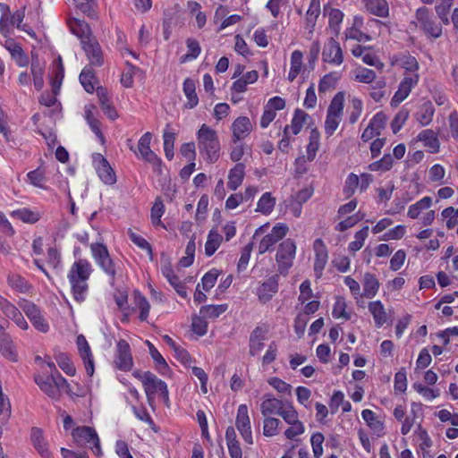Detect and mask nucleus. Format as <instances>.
<instances>
[{
    "label": "nucleus",
    "mask_w": 458,
    "mask_h": 458,
    "mask_svg": "<svg viewBox=\"0 0 458 458\" xmlns=\"http://www.w3.org/2000/svg\"><path fill=\"white\" fill-rule=\"evenodd\" d=\"M91 265L86 259H79L70 268L68 279L71 284L74 300L81 303L86 300L89 285L88 280L91 274Z\"/></svg>",
    "instance_id": "f257e3e1"
},
{
    "label": "nucleus",
    "mask_w": 458,
    "mask_h": 458,
    "mask_svg": "<svg viewBox=\"0 0 458 458\" xmlns=\"http://www.w3.org/2000/svg\"><path fill=\"white\" fill-rule=\"evenodd\" d=\"M199 153L209 163H215L220 153V143L215 130L206 124H202L197 133Z\"/></svg>",
    "instance_id": "f03ea898"
},
{
    "label": "nucleus",
    "mask_w": 458,
    "mask_h": 458,
    "mask_svg": "<svg viewBox=\"0 0 458 458\" xmlns=\"http://www.w3.org/2000/svg\"><path fill=\"white\" fill-rule=\"evenodd\" d=\"M35 382L47 395L54 400H58L63 391H69L67 380L58 370L51 375H37L35 376Z\"/></svg>",
    "instance_id": "7ed1b4c3"
},
{
    "label": "nucleus",
    "mask_w": 458,
    "mask_h": 458,
    "mask_svg": "<svg viewBox=\"0 0 458 458\" xmlns=\"http://www.w3.org/2000/svg\"><path fill=\"white\" fill-rule=\"evenodd\" d=\"M296 254V244L292 239L283 241L277 248L276 261L280 275L286 276L289 269L293 267Z\"/></svg>",
    "instance_id": "20e7f679"
},
{
    "label": "nucleus",
    "mask_w": 458,
    "mask_h": 458,
    "mask_svg": "<svg viewBox=\"0 0 458 458\" xmlns=\"http://www.w3.org/2000/svg\"><path fill=\"white\" fill-rule=\"evenodd\" d=\"M279 416L289 425V428L284 431L287 439L293 440L304 433V424L299 420V414L292 403L286 402V405L280 411Z\"/></svg>",
    "instance_id": "39448f33"
},
{
    "label": "nucleus",
    "mask_w": 458,
    "mask_h": 458,
    "mask_svg": "<svg viewBox=\"0 0 458 458\" xmlns=\"http://www.w3.org/2000/svg\"><path fill=\"white\" fill-rule=\"evenodd\" d=\"M142 385L148 401V403L154 400V395L159 393L165 402H168V389L166 384L159 379L153 373L147 371L142 376Z\"/></svg>",
    "instance_id": "423d86ee"
},
{
    "label": "nucleus",
    "mask_w": 458,
    "mask_h": 458,
    "mask_svg": "<svg viewBox=\"0 0 458 458\" xmlns=\"http://www.w3.org/2000/svg\"><path fill=\"white\" fill-rule=\"evenodd\" d=\"M74 442L79 446H89L97 455L101 454L99 438L90 427H79L72 431Z\"/></svg>",
    "instance_id": "0eeeda50"
},
{
    "label": "nucleus",
    "mask_w": 458,
    "mask_h": 458,
    "mask_svg": "<svg viewBox=\"0 0 458 458\" xmlns=\"http://www.w3.org/2000/svg\"><path fill=\"white\" fill-rule=\"evenodd\" d=\"M416 19L418 21V26L423 30V31L433 38H437L442 34L441 26L436 22L429 11L426 7L419 8L416 12Z\"/></svg>",
    "instance_id": "6e6552de"
},
{
    "label": "nucleus",
    "mask_w": 458,
    "mask_h": 458,
    "mask_svg": "<svg viewBox=\"0 0 458 458\" xmlns=\"http://www.w3.org/2000/svg\"><path fill=\"white\" fill-rule=\"evenodd\" d=\"M90 249L97 264L114 279L116 274L115 266L106 247L101 243H92Z\"/></svg>",
    "instance_id": "1a4fd4ad"
},
{
    "label": "nucleus",
    "mask_w": 458,
    "mask_h": 458,
    "mask_svg": "<svg viewBox=\"0 0 458 458\" xmlns=\"http://www.w3.org/2000/svg\"><path fill=\"white\" fill-rule=\"evenodd\" d=\"M419 79L420 76L418 73H405L399 84L397 91L391 99V106L396 107L406 99L411 89L418 84Z\"/></svg>",
    "instance_id": "9d476101"
},
{
    "label": "nucleus",
    "mask_w": 458,
    "mask_h": 458,
    "mask_svg": "<svg viewBox=\"0 0 458 458\" xmlns=\"http://www.w3.org/2000/svg\"><path fill=\"white\" fill-rule=\"evenodd\" d=\"M0 314L6 319L13 320L20 328L23 330L28 328V323L19 309L2 295H0Z\"/></svg>",
    "instance_id": "9b49d317"
},
{
    "label": "nucleus",
    "mask_w": 458,
    "mask_h": 458,
    "mask_svg": "<svg viewBox=\"0 0 458 458\" xmlns=\"http://www.w3.org/2000/svg\"><path fill=\"white\" fill-rule=\"evenodd\" d=\"M235 426L241 436L249 445L253 444L250 420L248 414V407L246 404H241L237 410Z\"/></svg>",
    "instance_id": "f8f14e48"
},
{
    "label": "nucleus",
    "mask_w": 458,
    "mask_h": 458,
    "mask_svg": "<svg viewBox=\"0 0 458 458\" xmlns=\"http://www.w3.org/2000/svg\"><path fill=\"white\" fill-rule=\"evenodd\" d=\"M151 139L152 134L148 131L140 137L138 142L139 157L151 164L154 167H159L161 160L150 148Z\"/></svg>",
    "instance_id": "ddd939ff"
},
{
    "label": "nucleus",
    "mask_w": 458,
    "mask_h": 458,
    "mask_svg": "<svg viewBox=\"0 0 458 458\" xmlns=\"http://www.w3.org/2000/svg\"><path fill=\"white\" fill-rule=\"evenodd\" d=\"M114 364L117 369L123 371L131 370L133 366L130 345L123 339L119 340L117 343Z\"/></svg>",
    "instance_id": "4468645a"
},
{
    "label": "nucleus",
    "mask_w": 458,
    "mask_h": 458,
    "mask_svg": "<svg viewBox=\"0 0 458 458\" xmlns=\"http://www.w3.org/2000/svg\"><path fill=\"white\" fill-rule=\"evenodd\" d=\"M82 49L84 50L86 56L89 63V67L97 66L99 67L104 63V56L101 47L96 38L89 40L83 41L81 44Z\"/></svg>",
    "instance_id": "2eb2a0df"
},
{
    "label": "nucleus",
    "mask_w": 458,
    "mask_h": 458,
    "mask_svg": "<svg viewBox=\"0 0 458 458\" xmlns=\"http://www.w3.org/2000/svg\"><path fill=\"white\" fill-rule=\"evenodd\" d=\"M20 306L37 329L43 333L48 330V325L46 323L40 310L34 303L23 301Z\"/></svg>",
    "instance_id": "dca6fc26"
},
{
    "label": "nucleus",
    "mask_w": 458,
    "mask_h": 458,
    "mask_svg": "<svg viewBox=\"0 0 458 458\" xmlns=\"http://www.w3.org/2000/svg\"><path fill=\"white\" fill-rule=\"evenodd\" d=\"M76 344L79 354L83 360L87 374L91 377L94 374V360L91 349L83 335L77 336Z\"/></svg>",
    "instance_id": "f3484780"
},
{
    "label": "nucleus",
    "mask_w": 458,
    "mask_h": 458,
    "mask_svg": "<svg viewBox=\"0 0 458 458\" xmlns=\"http://www.w3.org/2000/svg\"><path fill=\"white\" fill-rule=\"evenodd\" d=\"M313 248L315 251L314 271L317 278H320L328 259V253L321 239L315 240Z\"/></svg>",
    "instance_id": "a211bd4d"
},
{
    "label": "nucleus",
    "mask_w": 458,
    "mask_h": 458,
    "mask_svg": "<svg viewBox=\"0 0 458 458\" xmlns=\"http://www.w3.org/2000/svg\"><path fill=\"white\" fill-rule=\"evenodd\" d=\"M323 61L326 63L339 65L343 63V51L340 44L331 38L325 45L322 53Z\"/></svg>",
    "instance_id": "6ab92c4d"
},
{
    "label": "nucleus",
    "mask_w": 458,
    "mask_h": 458,
    "mask_svg": "<svg viewBox=\"0 0 458 458\" xmlns=\"http://www.w3.org/2000/svg\"><path fill=\"white\" fill-rule=\"evenodd\" d=\"M278 275H274L263 282L257 289V295L259 300L266 303L269 301L272 297L278 291Z\"/></svg>",
    "instance_id": "aec40b11"
},
{
    "label": "nucleus",
    "mask_w": 458,
    "mask_h": 458,
    "mask_svg": "<svg viewBox=\"0 0 458 458\" xmlns=\"http://www.w3.org/2000/svg\"><path fill=\"white\" fill-rule=\"evenodd\" d=\"M68 25L71 31L80 38L81 44L95 38L89 24L83 20L71 18L68 20Z\"/></svg>",
    "instance_id": "412c9836"
},
{
    "label": "nucleus",
    "mask_w": 458,
    "mask_h": 458,
    "mask_svg": "<svg viewBox=\"0 0 458 458\" xmlns=\"http://www.w3.org/2000/svg\"><path fill=\"white\" fill-rule=\"evenodd\" d=\"M267 330L266 328L258 327L250 335V354L251 356L258 355L264 348V342L267 340Z\"/></svg>",
    "instance_id": "4be33fe9"
},
{
    "label": "nucleus",
    "mask_w": 458,
    "mask_h": 458,
    "mask_svg": "<svg viewBox=\"0 0 458 458\" xmlns=\"http://www.w3.org/2000/svg\"><path fill=\"white\" fill-rule=\"evenodd\" d=\"M286 402L271 397L269 394L264 396V400L260 404V411L264 417L276 414L279 416L280 411H283Z\"/></svg>",
    "instance_id": "5701e85b"
},
{
    "label": "nucleus",
    "mask_w": 458,
    "mask_h": 458,
    "mask_svg": "<svg viewBox=\"0 0 458 458\" xmlns=\"http://www.w3.org/2000/svg\"><path fill=\"white\" fill-rule=\"evenodd\" d=\"M252 129L250 119L246 116L238 117L232 124L233 142L247 137Z\"/></svg>",
    "instance_id": "b1692460"
},
{
    "label": "nucleus",
    "mask_w": 458,
    "mask_h": 458,
    "mask_svg": "<svg viewBox=\"0 0 458 458\" xmlns=\"http://www.w3.org/2000/svg\"><path fill=\"white\" fill-rule=\"evenodd\" d=\"M97 159L98 160V165L97 167L98 174L101 181L108 185H112L116 182V176L110 166L107 160L100 154L98 155Z\"/></svg>",
    "instance_id": "393cba45"
},
{
    "label": "nucleus",
    "mask_w": 458,
    "mask_h": 458,
    "mask_svg": "<svg viewBox=\"0 0 458 458\" xmlns=\"http://www.w3.org/2000/svg\"><path fill=\"white\" fill-rule=\"evenodd\" d=\"M4 47L9 51L12 58L19 66L25 67L29 64L28 56L22 50L21 47L13 38H7L4 44Z\"/></svg>",
    "instance_id": "a878e982"
},
{
    "label": "nucleus",
    "mask_w": 458,
    "mask_h": 458,
    "mask_svg": "<svg viewBox=\"0 0 458 458\" xmlns=\"http://www.w3.org/2000/svg\"><path fill=\"white\" fill-rule=\"evenodd\" d=\"M30 439L34 447L43 458H52V454L48 450L47 444L44 439L43 432L40 428H32Z\"/></svg>",
    "instance_id": "bb28decb"
},
{
    "label": "nucleus",
    "mask_w": 458,
    "mask_h": 458,
    "mask_svg": "<svg viewBox=\"0 0 458 458\" xmlns=\"http://www.w3.org/2000/svg\"><path fill=\"white\" fill-rule=\"evenodd\" d=\"M369 310L373 316L377 327H381L388 319L387 313L383 303L380 301L369 302Z\"/></svg>",
    "instance_id": "cd10ccee"
},
{
    "label": "nucleus",
    "mask_w": 458,
    "mask_h": 458,
    "mask_svg": "<svg viewBox=\"0 0 458 458\" xmlns=\"http://www.w3.org/2000/svg\"><path fill=\"white\" fill-rule=\"evenodd\" d=\"M434 113L435 108L432 103L427 101L418 107L417 112L414 114V117L421 126H426L431 123Z\"/></svg>",
    "instance_id": "c85d7f7f"
},
{
    "label": "nucleus",
    "mask_w": 458,
    "mask_h": 458,
    "mask_svg": "<svg viewBox=\"0 0 458 458\" xmlns=\"http://www.w3.org/2000/svg\"><path fill=\"white\" fill-rule=\"evenodd\" d=\"M245 174V166L242 163L236 164L228 174L227 186L230 190L235 191L242 183Z\"/></svg>",
    "instance_id": "c756f323"
},
{
    "label": "nucleus",
    "mask_w": 458,
    "mask_h": 458,
    "mask_svg": "<svg viewBox=\"0 0 458 458\" xmlns=\"http://www.w3.org/2000/svg\"><path fill=\"white\" fill-rule=\"evenodd\" d=\"M418 140L422 141L431 153L439 151L440 143L437 134L429 129L421 131L418 135Z\"/></svg>",
    "instance_id": "7c9ffc66"
},
{
    "label": "nucleus",
    "mask_w": 458,
    "mask_h": 458,
    "mask_svg": "<svg viewBox=\"0 0 458 458\" xmlns=\"http://www.w3.org/2000/svg\"><path fill=\"white\" fill-rule=\"evenodd\" d=\"M379 289V282L371 273H365L363 277V293L361 296L372 299Z\"/></svg>",
    "instance_id": "2f4dec72"
},
{
    "label": "nucleus",
    "mask_w": 458,
    "mask_h": 458,
    "mask_svg": "<svg viewBox=\"0 0 458 458\" xmlns=\"http://www.w3.org/2000/svg\"><path fill=\"white\" fill-rule=\"evenodd\" d=\"M97 94L99 99L100 107L103 112L111 120H115L118 117V114L109 100L106 90L104 88H98Z\"/></svg>",
    "instance_id": "473e14b6"
},
{
    "label": "nucleus",
    "mask_w": 458,
    "mask_h": 458,
    "mask_svg": "<svg viewBox=\"0 0 458 458\" xmlns=\"http://www.w3.org/2000/svg\"><path fill=\"white\" fill-rule=\"evenodd\" d=\"M367 10L379 17H386L389 13L388 4L386 0H363Z\"/></svg>",
    "instance_id": "72a5a7b5"
},
{
    "label": "nucleus",
    "mask_w": 458,
    "mask_h": 458,
    "mask_svg": "<svg viewBox=\"0 0 458 458\" xmlns=\"http://www.w3.org/2000/svg\"><path fill=\"white\" fill-rule=\"evenodd\" d=\"M362 25V18L355 17L353 26L350 29H347L345 31V38L346 39H355L359 42L362 41H369L371 39L370 36L366 33L361 32L358 27Z\"/></svg>",
    "instance_id": "f704fd0d"
},
{
    "label": "nucleus",
    "mask_w": 458,
    "mask_h": 458,
    "mask_svg": "<svg viewBox=\"0 0 458 458\" xmlns=\"http://www.w3.org/2000/svg\"><path fill=\"white\" fill-rule=\"evenodd\" d=\"M183 92L188 100L185 106L191 109L195 107L199 103V98L196 93V85L193 80L187 78L184 81Z\"/></svg>",
    "instance_id": "c9c22d12"
},
{
    "label": "nucleus",
    "mask_w": 458,
    "mask_h": 458,
    "mask_svg": "<svg viewBox=\"0 0 458 458\" xmlns=\"http://www.w3.org/2000/svg\"><path fill=\"white\" fill-rule=\"evenodd\" d=\"M302 58L303 55L300 50H294L292 53L291 68L287 76L289 81L293 82L301 72L302 68Z\"/></svg>",
    "instance_id": "e433bc0d"
},
{
    "label": "nucleus",
    "mask_w": 458,
    "mask_h": 458,
    "mask_svg": "<svg viewBox=\"0 0 458 458\" xmlns=\"http://www.w3.org/2000/svg\"><path fill=\"white\" fill-rule=\"evenodd\" d=\"M8 284L13 290L21 293H29L32 288L31 284L18 274H12L8 276Z\"/></svg>",
    "instance_id": "4c0bfd02"
},
{
    "label": "nucleus",
    "mask_w": 458,
    "mask_h": 458,
    "mask_svg": "<svg viewBox=\"0 0 458 458\" xmlns=\"http://www.w3.org/2000/svg\"><path fill=\"white\" fill-rule=\"evenodd\" d=\"M309 118L310 116L308 114H306L304 111L301 109H297L293 117L291 125H288L289 134L292 133L293 135H297L298 133H300L303 127V124L306 123L307 119Z\"/></svg>",
    "instance_id": "58836bf2"
},
{
    "label": "nucleus",
    "mask_w": 458,
    "mask_h": 458,
    "mask_svg": "<svg viewBox=\"0 0 458 458\" xmlns=\"http://www.w3.org/2000/svg\"><path fill=\"white\" fill-rule=\"evenodd\" d=\"M227 310V305H205L202 306L199 310V314L205 319H215L218 318L221 314L225 312Z\"/></svg>",
    "instance_id": "ea45409f"
},
{
    "label": "nucleus",
    "mask_w": 458,
    "mask_h": 458,
    "mask_svg": "<svg viewBox=\"0 0 458 458\" xmlns=\"http://www.w3.org/2000/svg\"><path fill=\"white\" fill-rule=\"evenodd\" d=\"M133 299L136 308L140 310V319L141 321L147 320L150 310L149 302L139 291H134Z\"/></svg>",
    "instance_id": "a19ab883"
},
{
    "label": "nucleus",
    "mask_w": 458,
    "mask_h": 458,
    "mask_svg": "<svg viewBox=\"0 0 458 458\" xmlns=\"http://www.w3.org/2000/svg\"><path fill=\"white\" fill-rule=\"evenodd\" d=\"M146 344L148 347L149 354L156 362L157 369L161 374L165 375L169 370V367L165 360L149 341H147Z\"/></svg>",
    "instance_id": "79ce46f5"
},
{
    "label": "nucleus",
    "mask_w": 458,
    "mask_h": 458,
    "mask_svg": "<svg viewBox=\"0 0 458 458\" xmlns=\"http://www.w3.org/2000/svg\"><path fill=\"white\" fill-rule=\"evenodd\" d=\"M275 205L276 199L272 197L270 192H266L259 199L256 211L264 215H268L272 212Z\"/></svg>",
    "instance_id": "37998d69"
},
{
    "label": "nucleus",
    "mask_w": 458,
    "mask_h": 458,
    "mask_svg": "<svg viewBox=\"0 0 458 458\" xmlns=\"http://www.w3.org/2000/svg\"><path fill=\"white\" fill-rule=\"evenodd\" d=\"M222 242V236L216 231L211 230L208 235L205 243V253L207 256H212Z\"/></svg>",
    "instance_id": "c03bdc74"
},
{
    "label": "nucleus",
    "mask_w": 458,
    "mask_h": 458,
    "mask_svg": "<svg viewBox=\"0 0 458 458\" xmlns=\"http://www.w3.org/2000/svg\"><path fill=\"white\" fill-rule=\"evenodd\" d=\"M344 94L338 92L335 95L327 108V114L338 116L342 118L344 111Z\"/></svg>",
    "instance_id": "a18cd8bd"
},
{
    "label": "nucleus",
    "mask_w": 458,
    "mask_h": 458,
    "mask_svg": "<svg viewBox=\"0 0 458 458\" xmlns=\"http://www.w3.org/2000/svg\"><path fill=\"white\" fill-rule=\"evenodd\" d=\"M94 79L95 74L91 67L85 66L80 74V81L83 86L84 89L89 93L93 92L95 89V86L93 83Z\"/></svg>",
    "instance_id": "49530a36"
},
{
    "label": "nucleus",
    "mask_w": 458,
    "mask_h": 458,
    "mask_svg": "<svg viewBox=\"0 0 458 458\" xmlns=\"http://www.w3.org/2000/svg\"><path fill=\"white\" fill-rule=\"evenodd\" d=\"M12 216L16 217L25 223L34 224L40 218V214L28 208H21L12 212Z\"/></svg>",
    "instance_id": "de8ad7c7"
},
{
    "label": "nucleus",
    "mask_w": 458,
    "mask_h": 458,
    "mask_svg": "<svg viewBox=\"0 0 458 458\" xmlns=\"http://www.w3.org/2000/svg\"><path fill=\"white\" fill-rule=\"evenodd\" d=\"M0 352L10 360H16L13 343L8 335L0 341Z\"/></svg>",
    "instance_id": "09e8293b"
},
{
    "label": "nucleus",
    "mask_w": 458,
    "mask_h": 458,
    "mask_svg": "<svg viewBox=\"0 0 458 458\" xmlns=\"http://www.w3.org/2000/svg\"><path fill=\"white\" fill-rule=\"evenodd\" d=\"M432 203L430 197H424L415 204L411 205L408 210V216L417 218L422 210L428 209Z\"/></svg>",
    "instance_id": "8fccbe9b"
},
{
    "label": "nucleus",
    "mask_w": 458,
    "mask_h": 458,
    "mask_svg": "<svg viewBox=\"0 0 458 458\" xmlns=\"http://www.w3.org/2000/svg\"><path fill=\"white\" fill-rule=\"evenodd\" d=\"M362 419L366 421L368 426L375 432L380 433L383 430V424L377 420L375 412L371 410L366 409L361 412Z\"/></svg>",
    "instance_id": "3c124183"
},
{
    "label": "nucleus",
    "mask_w": 458,
    "mask_h": 458,
    "mask_svg": "<svg viewBox=\"0 0 458 458\" xmlns=\"http://www.w3.org/2000/svg\"><path fill=\"white\" fill-rule=\"evenodd\" d=\"M368 232L369 226H364L362 229L355 233L354 241L349 243L348 248L350 251L356 252L362 248L364 242L369 235Z\"/></svg>",
    "instance_id": "603ef678"
},
{
    "label": "nucleus",
    "mask_w": 458,
    "mask_h": 458,
    "mask_svg": "<svg viewBox=\"0 0 458 458\" xmlns=\"http://www.w3.org/2000/svg\"><path fill=\"white\" fill-rule=\"evenodd\" d=\"M339 77L335 72H330L324 75L318 84L319 93H325L331 89H334Z\"/></svg>",
    "instance_id": "864d4df0"
},
{
    "label": "nucleus",
    "mask_w": 458,
    "mask_h": 458,
    "mask_svg": "<svg viewBox=\"0 0 458 458\" xmlns=\"http://www.w3.org/2000/svg\"><path fill=\"white\" fill-rule=\"evenodd\" d=\"M281 421L274 417L267 416L265 417L263 422V434L266 437H273L277 434V428Z\"/></svg>",
    "instance_id": "5fc2aeb1"
},
{
    "label": "nucleus",
    "mask_w": 458,
    "mask_h": 458,
    "mask_svg": "<svg viewBox=\"0 0 458 458\" xmlns=\"http://www.w3.org/2000/svg\"><path fill=\"white\" fill-rule=\"evenodd\" d=\"M319 147V134L313 130L310 135V142L307 146V159L312 161L317 154Z\"/></svg>",
    "instance_id": "6e6d98bb"
},
{
    "label": "nucleus",
    "mask_w": 458,
    "mask_h": 458,
    "mask_svg": "<svg viewBox=\"0 0 458 458\" xmlns=\"http://www.w3.org/2000/svg\"><path fill=\"white\" fill-rule=\"evenodd\" d=\"M343 18L344 13L339 9H328L329 27L334 30L335 35L339 33V25L342 22Z\"/></svg>",
    "instance_id": "4d7b16f0"
},
{
    "label": "nucleus",
    "mask_w": 458,
    "mask_h": 458,
    "mask_svg": "<svg viewBox=\"0 0 458 458\" xmlns=\"http://www.w3.org/2000/svg\"><path fill=\"white\" fill-rule=\"evenodd\" d=\"M31 73L33 76L34 86L38 90H40L44 85L43 80V67L40 65L38 61H33L31 64Z\"/></svg>",
    "instance_id": "13d9d810"
},
{
    "label": "nucleus",
    "mask_w": 458,
    "mask_h": 458,
    "mask_svg": "<svg viewBox=\"0 0 458 458\" xmlns=\"http://www.w3.org/2000/svg\"><path fill=\"white\" fill-rule=\"evenodd\" d=\"M164 150L167 159L171 160L174 157V146L175 141V133L172 131H164Z\"/></svg>",
    "instance_id": "bf43d9fd"
},
{
    "label": "nucleus",
    "mask_w": 458,
    "mask_h": 458,
    "mask_svg": "<svg viewBox=\"0 0 458 458\" xmlns=\"http://www.w3.org/2000/svg\"><path fill=\"white\" fill-rule=\"evenodd\" d=\"M165 212L163 201L160 198H157L151 208V221L154 225H161V217Z\"/></svg>",
    "instance_id": "052dcab7"
},
{
    "label": "nucleus",
    "mask_w": 458,
    "mask_h": 458,
    "mask_svg": "<svg viewBox=\"0 0 458 458\" xmlns=\"http://www.w3.org/2000/svg\"><path fill=\"white\" fill-rule=\"evenodd\" d=\"M441 215L446 219V227L448 229H453L458 225V208L448 207L442 211Z\"/></svg>",
    "instance_id": "680f3d73"
},
{
    "label": "nucleus",
    "mask_w": 458,
    "mask_h": 458,
    "mask_svg": "<svg viewBox=\"0 0 458 458\" xmlns=\"http://www.w3.org/2000/svg\"><path fill=\"white\" fill-rule=\"evenodd\" d=\"M189 53L182 56L181 62L183 63L187 59H195L200 54V47L199 42L193 38H188L186 41Z\"/></svg>",
    "instance_id": "e2e57ef3"
},
{
    "label": "nucleus",
    "mask_w": 458,
    "mask_h": 458,
    "mask_svg": "<svg viewBox=\"0 0 458 458\" xmlns=\"http://www.w3.org/2000/svg\"><path fill=\"white\" fill-rule=\"evenodd\" d=\"M376 79L373 70L360 67L355 70V80L362 83H370Z\"/></svg>",
    "instance_id": "0e129e2a"
},
{
    "label": "nucleus",
    "mask_w": 458,
    "mask_h": 458,
    "mask_svg": "<svg viewBox=\"0 0 458 458\" xmlns=\"http://www.w3.org/2000/svg\"><path fill=\"white\" fill-rule=\"evenodd\" d=\"M55 359L60 369L64 370L67 375L73 376L75 374V368L65 354L59 353Z\"/></svg>",
    "instance_id": "69168bd1"
},
{
    "label": "nucleus",
    "mask_w": 458,
    "mask_h": 458,
    "mask_svg": "<svg viewBox=\"0 0 458 458\" xmlns=\"http://www.w3.org/2000/svg\"><path fill=\"white\" fill-rule=\"evenodd\" d=\"M409 117V111L407 109H401L391 123V128L394 133H396L400 131L403 125L405 123Z\"/></svg>",
    "instance_id": "338daca9"
},
{
    "label": "nucleus",
    "mask_w": 458,
    "mask_h": 458,
    "mask_svg": "<svg viewBox=\"0 0 458 458\" xmlns=\"http://www.w3.org/2000/svg\"><path fill=\"white\" fill-rule=\"evenodd\" d=\"M324 436L321 433H314L311 436L310 442L312 445V451L314 454L315 458H320L323 454V442H324Z\"/></svg>",
    "instance_id": "774afa93"
}]
</instances>
